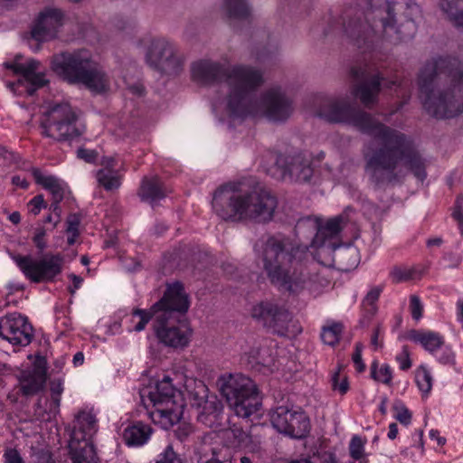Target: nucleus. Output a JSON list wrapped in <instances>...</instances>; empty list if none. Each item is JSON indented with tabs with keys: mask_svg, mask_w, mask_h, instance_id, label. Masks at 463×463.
I'll return each instance as SVG.
<instances>
[{
	"mask_svg": "<svg viewBox=\"0 0 463 463\" xmlns=\"http://www.w3.org/2000/svg\"><path fill=\"white\" fill-rule=\"evenodd\" d=\"M317 114L331 123L351 124L371 137L364 144L362 154L364 173L374 189L400 185L410 173L421 182L426 179L427 162L413 140L354 108L347 98L324 99Z\"/></svg>",
	"mask_w": 463,
	"mask_h": 463,
	"instance_id": "f257e3e1",
	"label": "nucleus"
},
{
	"mask_svg": "<svg viewBox=\"0 0 463 463\" xmlns=\"http://www.w3.org/2000/svg\"><path fill=\"white\" fill-rule=\"evenodd\" d=\"M192 75L203 84H227L225 109L232 118L261 114L271 121L282 122L293 112L292 100L280 89H269L260 99H255L254 91L262 84L263 77L260 71L250 66L201 60L192 64Z\"/></svg>",
	"mask_w": 463,
	"mask_h": 463,
	"instance_id": "f03ea898",
	"label": "nucleus"
},
{
	"mask_svg": "<svg viewBox=\"0 0 463 463\" xmlns=\"http://www.w3.org/2000/svg\"><path fill=\"white\" fill-rule=\"evenodd\" d=\"M365 12L366 22L360 18L351 19L352 12L344 14V28L358 48H369L377 38L374 27L382 29V38L393 44L412 39L417 31L415 20L421 14L420 5L413 0H403L400 7L403 10L404 22L397 26L393 21V2L390 0H371Z\"/></svg>",
	"mask_w": 463,
	"mask_h": 463,
	"instance_id": "7ed1b4c3",
	"label": "nucleus"
},
{
	"mask_svg": "<svg viewBox=\"0 0 463 463\" xmlns=\"http://www.w3.org/2000/svg\"><path fill=\"white\" fill-rule=\"evenodd\" d=\"M418 85L430 115L450 118L463 113V63L458 60L439 57L427 61Z\"/></svg>",
	"mask_w": 463,
	"mask_h": 463,
	"instance_id": "20e7f679",
	"label": "nucleus"
},
{
	"mask_svg": "<svg viewBox=\"0 0 463 463\" xmlns=\"http://www.w3.org/2000/svg\"><path fill=\"white\" fill-rule=\"evenodd\" d=\"M262 262V269L269 282L279 289L297 293L307 286L326 287L329 280L320 272L304 273L298 269L296 256L301 246L292 238L281 233L269 236L265 241L254 245Z\"/></svg>",
	"mask_w": 463,
	"mask_h": 463,
	"instance_id": "39448f33",
	"label": "nucleus"
},
{
	"mask_svg": "<svg viewBox=\"0 0 463 463\" xmlns=\"http://www.w3.org/2000/svg\"><path fill=\"white\" fill-rule=\"evenodd\" d=\"M212 205L216 214L225 221L264 224L273 220L278 198L260 184L239 191L235 185L227 184L215 191Z\"/></svg>",
	"mask_w": 463,
	"mask_h": 463,
	"instance_id": "423d86ee",
	"label": "nucleus"
},
{
	"mask_svg": "<svg viewBox=\"0 0 463 463\" xmlns=\"http://www.w3.org/2000/svg\"><path fill=\"white\" fill-rule=\"evenodd\" d=\"M158 307H165L153 322V330L158 341L174 348L186 346L192 330L188 322L180 318V315L186 313L189 308L188 295L183 284L175 282L168 285L161 299L154 304V308Z\"/></svg>",
	"mask_w": 463,
	"mask_h": 463,
	"instance_id": "0eeeda50",
	"label": "nucleus"
},
{
	"mask_svg": "<svg viewBox=\"0 0 463 463\" xmlns=\"http://www.w3.org/2000/svg\"><path fill=\"white\" fill-rule=\"evenodd\" d=\"M51 68L64 81L81 84L91 92L99 94L109 90L108 74L86 49L54 54Z\"/></svg>",
	"mask_w": 463,
	"mask_h": 463,
	"instance_id": "6e6552de",
	"label": "nucleus"
},
{
	"mask_svg": "<svg viewBox=\"0 0 463 463\" xmlns=\"http://www.w3.org/2000/svg\"><path fill=\"white\" fill-rule=\"evenodd\" d=\"M142 401L146 408L150 405L149 416L155 423L167 429L179 421L184 400L182 392L172 383L169 376L157 382L154 390H150L146 395L142 394Z\"/></svg>",
	"mask_w": 463,
	"mask_h": 463,
	"instance_id": "1a4fd4ad",
	"label": "nucleus"
},
{
	"mask_svg": "<svg viewBox=\"0 0 463 463\" xmlns=\"http://www.w3.org/2000/svg\"><path fill=\"white\" fill-rule=\"evenodd\" d=\"M217 385L230 408L241 418H248L261 407V398L254 382L241 373L221 375Z\"/></svg>",
	"mask_w": 463,
	"mask_h": 463,
	"instance_id": "9d476101",
	"label": "nucleus"
},
{
	"mask_svg": "<svg viewBox=\"0 0 463 463\" xmlns=\"http://www.w3.org/2000/svg\"><path fill=\"white\" fill-rule=\"evenodd\" d=\"M41 134L57 142L81 136L85 127L79 123L78 115L68 103L56 104L41 118Z\"/></svg>",
	"mask_w": 463,
	"mask_h": 463,
	"instance_id": "9b49d317",
	"label": "nucleus"
},
{
	"mask_svg": "<svg viewBox=\"0 0 463 463\" xmlns=\"http://www.w3.org/2000/svg\"><path fill=\"white\" fill-rule=\"evenodd\" d=\"M145 61L155 71L168 76L179 75L184 65V57L178 48L164 38L151 41L145 52Z\"/></svg>",
	"mask_w": 463,
	"mask_h": 463,
	"instance_id": "f8f14e48",
	"label": "nucleus"
},
{
	"mask_svg": "<svg viewBox=\"0 0 463 463\" xmlns=\"http://www.w3.org/2000/svg\"><path fill=\"white\" fill-rule=\"evenodd\" d=\"M14 260L25 278L34 283L52 281L61 273L63 266L61 254H45L41 259L18 255L14 257Z\"/></svg>",
	"mask_w": 463,
	"mask_h": 463,
	"instance_id": "ddd939ff",
	"label": "nucleus"
},
{
	"mask_svg": "<svg viewBox=\"0 0 463 463\" xmlns=\"http://www.w3.org/2000/svg\"><path fill=\"white\" fill-rule=\"evenodd\" d=\"M79 430L72 433L69 448L73 463H96V451L92 443L87 439L95 427V419L90 414L79 416Z\"/></svg>",
	"mask_w": 463,
	"mask_h": 463,
	"instance_id": "4468645a",
	"label": "nucleus"
},
{
	"mask_svg": "<svg viewBox=\"0 0 463 463\" xmlns=\"http://www.w3.org/2000/svg\"><path fill=\"white\" fill-rule=\"evenodd\" d=\"M272 426L280 433L294 439H303L310 431L309 418L303 411L279 406L270 415Z\"/></svg>",
	"mask_w": 463,
	"mask_h": 463,
	"instance_id": "2eb2a0df",
	"label": "nucleus"
},
{
	"mask_svg": "<svg viewBox=\"0 0 463 463\" xmlns=\"http://www.w3.org/2000/svg\"><path fill=\"white\" fill-rule=\"evenodd\" d=\"M251 316L281 336L288 335L292 322L291 314L287 309L271 302H260L255 305L251 309Z\"/></svg>",
	"mask_w": 463,
	"mask_h": 463,
	"instance_id": "dca6fc26",
	"label": "nucleus"
},
{
	"mask_svg": "<svg viewBox=\"0 0 463 463\" xmlns=\"http://www.w3.org/2000/svg\"><path fill=\"white\" fill-rule=\"evenodd\" d=\"M276 166L281 178L292 183H308L314 174L310 159L302 153L278 156Z\"/></svg>",
	"mask_w": 463,
	"mask_h": 463,
	"instance_id": "f3484780",
	"label": "nucleus"
},
{
	"mask_svg": "<svg viewBox=\"0 0 463 463\" xmlns=\"http://www.w3.org/2000/svg\"><path fill=\"white\" fill-rule=\"evenodd\" d=\"M21 56L17 55L14 61L5 62V67L13 71L16 75H21L22 79H19L16 83H10L9 87L14 88L15 85L26 86V91L29 95H33L35 90L39 88L43 87L48 83L45 79V75L42 72H38L40 67V61L34 59L28 60L25 63L20 62Z\"/></svg>",
	"mask_w": 463,
	"mask_h": 463,
	"instance_id": "a211bd4d",
	"label": "nucleus"
},
{
	"mask_svg": "<svg viewBox=\"0 0 463 463\" xmlns=\"http://www.w3.org/2000/svg\"><path fill=\"white\" fill-rule=\"evenodd\" d=\"M33 336V326L26 317L12 313L0 318V337L10 344L25 346L32 342Z\"/></svg>",
	"mask_w": 463,
	"mask_h": 463,
	"instance_id": "6ab92c4d",
	"label": "nucleus"
},
{
	"mask_svg": "<svg viewBox=\"0 0 463 463\" xmlns=\"http://www.w3.org/2000/svg\"><path fill=\"white\" fill-rule=\"evenodd\" d=\"M343 222L344 217L341 215L328 220L325 224H322L319 219L308 216L298 221L296 231L309 232L312 236V246L319 247L324 244L326 238L335 237L340 232Z\"/></svg>",
	"mask_w": 463,
	"mask_h": 463,
	"instance_id": "aec40b11",
	"label": "nucleus"
},
{
	"mask_svg": "<svg viewBox=\"0 0 463 463\" xmlns=\"http://www.w3.org/2000/svg\"><path fill=\"white\" fill-rule=\"evenodd\" d=\"M351 75L355 80H360L357 84L353 86L352 94L359 99L366 108H373L377 102L383 78L379 74L367 78L365 77V70L362 67L352 68Z\"/></svg>",
	"mask_w": 463,
	"mask_h": 463,
	"instance_id": "412c9836",
	"label": "nucleus"
},
{
	"mask_svg": "<svg viewBox=\"0 0 463 463\" xmlns=\"http://www.w3.org/2000/svg\"><path fill=\"white\" fill-rule=\"evenodd\" d=\"M64 14L60 9L47 8L39 14L32 28V37L37 42L54 39L63 24Z\"/></svg>",
	"mask_w": 463,
	"mask_h": 463,
	"instance_id": "4be33fe9",
	"label": "nucleus"
},
{
	"mask_svg": "<svg viewBox=\"0 0 463 463\" xmlns=\"http://www.w3.org/2000/svg\"><path fill=\"white\" fill-rule=\"evenodd\" d=\"M47 380L46 361L37 359L33 368L23 370L18 376V388L22 395L33 396L44 389Z\"/></svg>",
	"mask_w": 463,
	"mask_h": 463,
	"instance_id": "5701e85b",
	"label": "nucleus"
},
{
	"mask_svg": "<svg viewBox=\"0 0 463 463\" xmlns=\"http://www.w3.org/2000/svg\"><path fill=\"white\" fill-rule=\"evenodd\" d=\"M194 406L201 408L198 415L200 421L211 425L222 413L223 406L222 402L215 395L199 396L198 392L194 394Z\"/></svg>",
	"mask_w": 463,
	"mask_h": 463,
	"instance_id": "b1692460",
	"label": "nucleus"
},
{
	"mask_svg": "<svg viewBox=\"0 0 463 463\" xmlns=\"http://www.w3.org/2000/svg\"><path fill=\"white\" fill-rule=\"evenodd\" d=\"M138 195L142 201H146L154 206L156 202L165 197L166 190L157 176H146L141 182Z\"/></svg>",
	"mask_w": 463,
	"mask_h": 463,
	"instance_id": "393cba45",
	"label": "nucleus"
},
{
	"mask_svg": "<svg viewBox=\"0 0 463 463\" xmlns=\"http://www.w3.org/2000/svg\"><path fill=\"white\" fill-rule=\"evenodd\" d=\"M32 175L37 184L43 186L52 194L54 201H62L65 194L66 184L54 175H45L38 168L32 169Z\"/></svg>",
	"mask_w": 463,
	"mask_h": 463,
	"instance_id": "a878e982",
	"label": "nucleus"
},
{
	"mask_svg": "<svg viewBox=\"0 0 463 463\" xmlns=\"http://www.w3.org/2000/svg\"><path fill=\"white\" fill-rule=\"evenodd\" d=\"M151 433L149 425L138 421L124 430L123 438L128 445L139 446L147 441Z\"/></svg>",
	"mask_w": 463,
	"mask_h": 463,
	"instance_id": "bb28decb",
	"label": "nucleus"
},
{
	"mask_svg": "<svg viewBox=\"0 0 463 463\" xmlns=\"http://www.w3.org/2000/svg\"><path fill=\"white\" fill-rule=\"evenodd\" d=\"M410 339L420 344L425 350L430 353L439 349L444 344L443 337L439 333L432 331L412 330L410 333Z\"/></svg>",
	"mask_w": 463,
	"mask_h": 463,
	"instance_id": "cd10ccee",
	"label": "nucleus"
},
{
	"mask_svg": "<svg viewBox=\"0 0 463 463\" xmlns=\"http://www.w3.org/2000/svg\"><path fill=\"white\" fill-rule=\"evenodd\" d=\"M165 307H158L157 308H154V305L148 310L136 308L131 313V323L133 326L131 330L136 332L143 331L148 322L154 318L156 319V315L160 312H163Z\"/></svg>",
	"mask_w": 463,
	"mask_h": 463,
	"instance_id": "c85d7f7f",
	"label": "nucleus"
},
{
	"mask_svg": "<svg viewBox=\"0 0 463 463\" xmlns=\"http://www.w3.org/2000/svg\"><path fill=\"white\" fill-rule=\"evenodd\" d=\"M113 167L114 159L110 158L107 163V166L97 173L99 184L107 191L117 189L120 185V177Z\"/></svg>",
	"mask_w": 463,
	"mask_h": 463,
	"instance_id": "c756f323",
	"label": "nucleus"
},
{
	"mask_svg": "<svg viewBox=\"0 0 463 463\" xmlns=\"http://www.w3.org/2000/svg\"><path fill=\"white\" fill-rule=\"evenodd\" d=\"M439 6L455 26L463 28V0H439Z\"/></svg>",
	"mask_w": 463,
	"mask_h": 463,
	"instance_id": "7c9ffc66",
	"label": "nucleus"
},
{
	"mask_svg": "<svg viewBox=\"0 0 463 463\" xmlns=\"http://www.w3.org/2000/svg\"><path fill=\"white\" fill-rule=\"evenodd\" d=\"M222 10L229 19H247L250 14L247 0H223Z\"/></svg>",
	"mask_w": 463,
	"mask_h": 463,
	"instance_id": "2f4dec72",
	"label": "nucleus"
},
{
	"mask_svg": "<svg viewBox=\"0 0 463 463\" xmlns=\"http://www.w3.org/2000/svg\"><path fill=\"white\" fill-rule=\"evenodd\" d=\"M344 331V325L341 322L331 321L322 327L321 339L328 345H336Z\"/></svg>",
	"mask_w": 463,
	"mask_h": 463,
	"instance_id": "473e14b6",
	"label": "nucleus"
},
{
	"mask_svg": "<svg viewBox=\"0 0 463 463\" xmlns=\"http://www.w3.org/2000/svg\"><path fill=\"white\" fill-rule=\"evenodd\" d=\"M370 374L374 381L388 386L392 385V371L389 364H384L380 366L377 360L373 361L370 367Z\"/></svg>",
	"mask_w": 463,
	"mask_h": 463,
	"instance_id": "72a5a7b5",
	"label": "nucleus"
},
{
	"mask_svg": "<svg viewBox=\"0 0 463 463\" xmlns=\"http://www.w3.org/2000/svg\"><path fill=\"white\" fill-rule=\"evenodd\" d=\"M50 391L52 401L50 402L48 413L55 416L59 412L61 405V395L63 392L62 382L61 380H52L50 383Z\"/></svg>",
	"mask_w": 463,
	"mask_h": 463,
	"instance_id": "f704fd0d",
	"label": "nucleus"
},
{
	"mask_svg": "<svg viewBox=\"0 0 463 463\" xmlns=\"http://www.w3.org/2000/svg\"><path fill=\"white\" fill-rule=\"evenodd\" d=\"M416 383L419 389L424 392L429 393L432 387V378L429 371L425 368H420L416 373Z\"/></svg>",
	"mask_w": 463,
	"mask_h": 463,
	"instance_id": "c9c22d12",
	"label": "nucleus"
},
{
	"mask_svg": "<svg viewBox=\"0 0 463 463\" xmlns=\"http://www.w3.org/2000/svg\"><path fill=\"white\" fill-rule=\"evenodd\" d=\"M415 270L402 267H394L390 272V277L395 283L408 281L414 278Z\"/></svg>",
	"mask_w": 463,
	"mask_h": 463,
	"instance_id": "e433bc0d",
	"label": "nucleus"
},
{
	"mask_svg": "<svg viewBox=\"0 0 463 463\" xmlns=\"http://www.w3.org/2000/svg\"><path fill=\"white\" fill-rule=\"evenodd\" d=\"M395 413V419L402 424L408 425L411 420V413L402 401H395L392 405Z\"/></svg>",
	"mask_w": 463,
	"mask_h": 463,
	"instance_id": "4c0bfd02",
	"label": "nucleus"
},
{
	"mask_svg": "<svg viewBox=\"0 0 463 463\" xmlns=\"http://www.w3.org/2000/svg\"><path fill=\"white\" fill-rule=\"evenodd\" d=\"M340 369L341 368L339 367L338 370L332 375L331 383L333 390L338 391L341 394H345L349 389V384L347 377L345 375L341 376Z\"/></svg>",
	"mask_w": 463,
	"mask_h": 463,
	"instance_id": "58836bf2",
	"label": "nucleus"
},
{
	"mask_svg": "<svg viewBox=\"0 0 463 463\" xmlns=\"http://www.w3.org/2000/svg\"><path fill=\"white\" fill-rule=\"evenodd\" d=\"M382 291H383V287H381V286L373 287L366 294V296L364 298V301H363L364 306L365 307H370L369 310L372 311L373 313H374L376 310L375 303L378 300Z\"/></svg>",
	"mask_w": 463,
	"mask_h": 463,
	"instance_id": "ea45409f",
	"label": "nucleus"
},
{
	"mask_svg": "<svg viewBox=\"0 0 463 463\" xmlns=\"http://www.w3.org/2000/svg\"><path fill=\"white\" fill-rule=\"evenodd\" d=\"M364 443L359 436H354L349 444L350 456L355 459H361L364 456Z\"/></svg>",
	"mask_w": 463,
	"mask_h": 463,
	"instance_id": "a19ab883",
	"label": "nucleus"
},
{
	"mask_svg": "<svg viewBox=\"0 0 463 463\" xmlns=\"http://www.w3.org/2000/svg\"><path fill=\"white\" fill-rule=\"evenodd\" d=\"M156 463H183L180 457L174 451L171 445H168L165 449L158 456Z\"/></svg>",
	"mask_w": 463,
	"mask_h": 463,
	"instance_id": "79ce46f5",
	"label": "nucleus"
},
{
	"mask_svg": "<svg viewBox=\"0 0 463 463\" xmlns=\"http://www.w3.org/2000/svg\"><path fill=\"white\" fill-rule=\"evenodd\" d=\"M28 207L30 213L36 216L40 213L42 209H45L47 207V203L45 202L43 194H37L29 201Z\"/></svg>",
	"mask_w": 463,
	"mask_h": 463,
	"instance_id": "37998d69",
	"label": "nucleus"
},
{
	"mask_svg": "<svg viewBox=\"0 0 463 463\" xmlns=\"http://www.w3.org/2000/svg\"><path fill=\"white\" fill-rule=\"evenodd\" d=\"M410 309L411 317L416 321L420 320L422 317L423 307L420 299L416 295H411L410 298Z\"/></svg>",
	"mask_w": 463,
	"mask_h": 463,
	"instance_id": "c03bdc74",
	"label": "nucleus"
},
{
	"mask_svg": "<svg viewBox=\"0 0 463 463\" xmlns=\"http://www.w3.org/2000/svg\"><path fill=\"white\" fill-rule=\"evenodd\" d=\"M364 345L362 343H356L352 360L354 364L355 369L358 373H363L365 370V364L362 359V352Z\"/></svg>",
	"mask_w": 463,
	"mask_h": 463,
	"instance_id": "a18cd8bd",
	"label": "nucleus"
},
{
	"mask_svg": "<svg viewBox=\"0 0 463 463\" xmlns=\"http://www.w3.org/2000/svg\"><path fill=\"white\" fill-rule=\"evenodd\" d=\"M453 218L458 221L459 228L463 232V195L459 194L457 196L454 211L452 213Z\"/></svg>",
	"mask_w": 463,
	"mask_h": 463,
	"instance_id": "49530a36",
	"label": "nucleus"
},
{
	"mask_svg": "<svg viewBox=\"0 0 463 463\" xmlns=\"http://www.w3.org/2000/svg\"><path fill=\"white\" fill-rule=\"evenodd\" d=\"M67 223V232L71 233L73 236L79 235V226L80 223V219L77 214H70L66 221Z\"/></svg>",
	"mask_w": 463,
	"mask_h": 463,
	"instance_id": "de8ad7c7",
	"label": "nucleus"
},
{
	"mask_svg": "<svg viewBox=\"0 0 463 463\" xmlns=\"http://www.w3.org/2000/svg\"><path fill=\"white\" fill-rule=\"evenodd\" d=\"M4 458V463H25L19 451L15 449H5Z\"/></svg>",
	"mask_w": 463,
	"mask_h": 463,
	"instance_id": "09e8293b",
	"label": "nucleus"
},
{
	"mask_svg": "<svg viewBox=\"0 0 463 463\" xmlns=\"http://www.w3.org/2000/svg\"><path fill=\"white\" fill-rule=\"evenodd\" d=\"M46 235V231L43 227L36 228L33 235V242L36 247L40 250H43L46 247V243L44 241V237Z\"/></svg>",
	"mask_w": 463,
	"mask_h": 463,
	"instance_id": "8fccbe9b",
	"label": "nucleus"
},
{
	"mask_svg": "<svg viewBox=\"0 0 463 463\" xmlns=\"http://www.w3.org/2000/svg\"><path fill=\"white\" fill-rule=\"evenodd\" d=\"M78 157L83 159L87 163H92L97 159L98 153L95 150L79 148L77 151Z\"/></svg>",
	"mask_w": 463,
	"mask_h": 463,
	"instance_id": "3c124183",
	"label": "nucleus"
},
{
	"mask_svg": "<svg viewBox=\"0 0 463 463\" xmlns=\"http://www.w3.org/2000/svg\"><path fill=\"white\" fill-rule=\"evenodd\" d=\"M61 202V201L52 200V202L49 207L51 213L55 216V220L53 221V228H55L58 225V223L61 222V209L60 206Z\"/></svg>",
	"mask_w": 463,
	"mask_h": 463,
	"instance_id": "603ef678",
	"label": "nucleus"
},
{
	"mask_svg": "<svg viewBox=\"0 0 463 463\" xmlns=\"http://www.w3.org/2000/svg\"><path fill=\"white\" fill-rule=\"evenodd\" d=\"M397 361L400 362V368L403 371L408 370L411 366V362L409 357L407 347H403L402 354L397 356Z\"/></svg>",
	"mask_w": 463,
	"mask_h": 463,
	"instance_id": "864d4df0",
	"label": "nucleus"
},
{
	"mask_svg": "<svg viewBox=\"0 0 463 463\" xmlns=\"http://www.w3.org/2000/svg\"><path fill=\"white\" fill-rule=\"evenodd\" d=\"M69 278L71 279L72 281V286L69 287V291L71 295H73L75 293V291L80 288V287L81 286V283L83 281L82 278L80 277V276H77L75 274H70L69 275Z\"/></svg>",
	"mask_w": 463,
	"mask_h": 463,
	"instance_id": "5fc2aeb1",
	"label": "nucleus"
},
{
	"mask_svg": "<svg viewBox=\"0 0 463 463\" xmlns=\"http://www.w3.org/2000/svg\"><path fill=\"white\" fill-rule=\"evenodd\" d=\"M192 432V427L189 425L179 426L175 430L176 436L179 439H186Z\"/></svg>",
	"mask_w": 463,
	"mask_h": 463,
	"instance_id": "6e6d98bb",
	"label": "nucleus"
},
{
	"mask_svg": "<svg viewBox=\"0 0 463 463\" xmlns=\"http://www.w3.org/2000/svg\"><path fill=\"white\" fill-rule=\"evenodd\" d=\"M12 184L23 189H27L29 186L27 180L20 175H14L12 177Z\"/></svg>",
	"mask_w": 463,
	"mask_h": 463,
	"instance_id": "4d7b16f0",
	"label": "nucleus"
},
{
	"mask_svg": "<svg viewBox=\"0 0 463 463\" xmlns=\"http://www.w3.org/2000/svg\"><path fill=\"white\" fill-rule=\"evenodd\" d=\"M379 335H380V327L377 326L374 328L373 335H372V339H371V343L375 348L382 346V344H380L378 341Z\"/></svg>",
	"mask_w": 463,
	"mask_h": 463,
	"instance_id": "13d9d810",
	"label": "nucleus"
},
{
	"mask_svg": "<svg viewBox=\"0 0 463 463\" xmlns=\"http://www.w3.org/2000/svg\"><path fill=\"white\" fill-rule=\"evenodd\" d=\"M398 434V427L396 423H391L389 425L388 438L394 439Z\"/></svg>",
	"mask_w": 463,
	"mask_h": 463,
	"instance_id": "bf43d9fd",
	"label": "nucleus"
},
{
	"mask_svg": "<svg viewBox=\"0 0 463 463\" xmlns=\"http://www.w3.org/2000/svg\"><path fill=\"white\" fill-rule=\"evenodd\" d=\"M45 412H47V411L43 408L42 399L40 398L35 404V414L39 417H43Z\"/></svg>",
	"mask_w": 463,
	"mask_h": 463,
	"instance_id": "052dcab7",
	"label": "nucleus"
},
{
	"mask_svg": "<svg viewBox=\"0 0 463 463\" xmlns=\"http://www.w3.org/2000/svg\"><path fill=\"white\" fill-rule=\"evenodd\" d=\"M8 219L12 223L18 224L21 222V214L19 212H14L9 215Z\"/></svg>",
	"mask_w": 463,
	"mask_h": 463,
	"instance_id": "680f3d73",
	"label": "nucleus"
},
{
	"mask_svg": "<svg viewBox=\"0 0 463 463\" xmlns=\"http://www.w3.org/2000/svg\"><path fill=\"white\" fill-rule=\"evenodd\" d=\"M84 361V355L81 352H78L73 356V364L74 365H80L83 364Z\"/></svg>",
	"mask_w": 463,
	"mask_h": 463,
	"instance_id": "e2e57ef3",
	"label": "nucleus"
},
{
	"mask_svg": "<svg viewBox=\"0 0 463 463\" xmlns=\"http://www.w3.org/2000/svg\"><path fill=\"white\" fill-rule=\"evenodd\" d=\"M261 353H268V350L263 349V348L258 350V355H259L257 357L258 363L264 364V365L269 364V361L267 359H265L264 357H262Z\"/></svg>",
	"mask_w": 463,
	"mask_h": 463,
	"instance_id": "0e129e2a",
	"label": "nucleus"
},
{
	"mask_svg": "<svg viewBox=\"0 0 463 463\" xmlns=\"http://www.w3.org/2000/svg\"><path fill=\"white\" fill-rule=\"evenodd\" d=\"M442 243V239L441 238H432V239H429L428 241H427V245L429 247H431V246H439L441 245Z\"/></svg>",
	"mask_w": 463,
	"mask_h": 463,
	"instance_id": "69168bd1",
	"label": "nucleus"
},
{
	"mask_svg": "<svg viewBox=\"0 0 463 463\" xmlns=\"http://www.w3.org/2000/svg\"><path fill=\"white\" fill-rule=\"evenodd\" d=\"M447 257L449 258L451 260V261L453 262V267H458L461 261V258L453 253L448 254Z\"/></svg>",
	"mask_w": 463,
	"mask_h": 463,
	"instance_id": "338daca9",
	"label": "nucleus"
},
{
	"mask_svg": "<svg viewBox=\"0 0 463 463\" xmlns=\"http://www.w3.org/2000/svg\"><path fill=\"white\" fill-rule=\"evenodd\" d=\"M458 320L463 325V300H460L458 302Z\"/></svg>",
	"mask_w": 463,
	"mask_h": 463,
	"instance_id": "774afa93",
	"label": "nucleus"
}]
</instances>
